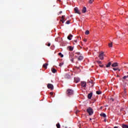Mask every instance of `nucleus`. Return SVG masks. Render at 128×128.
Returning <instances> with one entry per match:
<instances>
[{
  "mask_svg": "<svg viewBox=\"0 0 128 128\" xmlns=\"http://www.w3.org/2000/svg\"><path fill=\"white\" fill-rule=\"evenodd\" d=\"M87 112H88L89 116H92L94 114V110H92V108L89 107L86 110Z\"/></svg>",
  "mask_w": 128,
  "mask_h": 128,
  "instance_id": "nucleus-1",
  "label": "nucleus"
},
{
  "mask_svg": "<svg viewBox=\"0 0 128 128\" xmlns=\"http://www.w3.org/2000/svg\"><path fill=\"white\" fill-rule=\"evenodd\" d=\"M66 94L67 96H72L74 94V90L72 89H68L66 90Z\"/></svg>",
  "mask_w": 128,
  "mask_h": 128,
  "instance_id": "nucleus-2",
  "label": "nucleus"
},
{
  "mask_svg": "<svg viewBox=\"0 0 128 128\" xmlns=\"http://www.w3.org/2000/svg\"><path fill=\"white\" fill-rule=\"evenodd\" d=\"M104 52H100L99 54L98 58H100V60H103L104 58Z\"/></svg>",
  "mask_w": 128,
  "mask_h": 128,
  "instance_id": "nucleus-3",
  "label": "nucleus"
},
{
  "mask_svg": "<svg viewBox=\"0 0 128 128\" xmlns=\"http://www.w3.org/2000/svg\"><path fill=\"white\" fill-rule=\"evenodd\" d=\"M47 86H48V88H50L52 90H54V85H52V84H48Z\"/></svg>",
  "mask_w": 128,
  "mask_h": 128,
  "instance_id": "nucleus-4",
  "label": "nucleus"
},
{
  "mask_svg": "<svg viewBox=\"0 0 128 128\" xmlns=\"http://www.w3.org/2000/svg\"><path fill=\"white\" fill-rule=\"evenodd\" d=\"M74 10L76 14H80V10H78V8H75L74 9Z\"/></svg>",
  "mask_w": 128,
  "mask_h": 128,
  "instance_id": "nucleus-5",
  "label": "nucleus"
},
{
  "mask_svg": "<svg viewBox=\"0 0 128 128\" xmlns=\"http://www.w3.org/2000/svg\"><path fill=\"white\" fill-rule=\"evenodd\" d=\"M86 82H81V86L82 88H86Z\"/></svg>",
  "mask_w": 128,
  "mask_h": 128,
  "instance_id": "nucleus-6",
  "label": "nucleus"
},
{
  "mask_svg": "<svg viewBox=\"0 0 128 128\" xmlns=\"http://www.w3.org/2000/svg\"><path fill=\"white\" fill-rule=\"evenodd\" d=\"M64 16H62V18L60 20V22H62V24H64L66 20H64Z\"/></svg>",
  "mask_w": 128,
  "mask_h": 128,
  "instance_id": "nucleus-7",
  "label": "nucleus"
},
{
  "mask_svg": "<svg viewBox=\"0 0 128 128\" xmlns=\"http://www.w3.org/2000/svg\"><path fill=\"white\" fill-rule=\"evenodd\" d=\"M82 14H86V8L83 7L82 10Z\"/></svg>",
  "mask_w": 128,
  "mask_h": 128,
  "instance_id": "nucleus-8",
  "label": "nucleus"
},
{
  "mask_svg": "<svg viewBox=\"0 0 128 128\" xmlns=\"http://www.w3.org/2000/svg\"><path fill=\"white\" fill-rule=\"evenodd\" d=\"M92 92H90V94H88V98L89 100L92 98Z\"/></svg>",
  "mask_w": 128,
  "mask_h": 128,
  "instance_id": "nucleus-9",
  "label": "nucleus"
},
{
  "mask_svg": "<svg viewBox=\"0 0 128 128\" xmlns=\"http://www.w3.org/2000/svg\"><path fill=\"white\" fill-rule=\"evenodd\" d=\"M72 34H70L68 36V40H72Z\"/></svg>",
  "mask_w": 128,
  "mask_h": 128,
  "instance_id": "nucleus-10",
  "label": "nucleus"
},
{
  "mask_svg": "<svg viewBox=\"0 0 128 128\" xmlns=\"http://www.w3.org/2000/svg\"><path fill=\"white\" fill-rule=\"evenodd\" d=\"M118 66V64L117 62L114 63L112 64V66L113 68H114L116 66Z\"/></svg>",
  "mask_w": 128,
  "mask_h": 128,
  "instance_id": "nucleus-11",
  "label": "nucleus"
},
{
  "mask_svg": "<svg viewBox=\"0 0 128 128\" xmlns=\"http://www.w3.org/2000/svg\"><path fill=\"white\" fill-rule=\"evenodd\" d=\"M68 49L69 50L70 52H72L74 50V48L72 46H68Z\"/></svg>",
  "mask_w": 128,
  "mask_h": 128,
  "instance_id": "nucleus-12",
  "label": "nucleus"
},
{
  "mask_svg": "<svg viewBox=\"0 0 128 128\" xmlns=\"http://www.w3.org/2000/svg\"><path fill=\"white\" fill-rule=\"evenodd\" d=\"M74 57L73 56L70 55V60L72 62H74Z\"/></svg>",
  "mask_w": 128,
  "mask_h": 128,
  "instance_id": "nucleus-13",
  "label": "nucleus"
},
{
  "mask_svg": "<svg viewBox=\"0 0 128 128\" xmlns=\"http://www.w3.org/2000/svg\"><path fill=\"white\" fill-rule=\"evenodd\" d=\"M65 78H70V76L68 74H66L64 76Z\"/></svg>",
  "mask_w": 128,
  "mask_h": 128,
  "instance_id": "nucleus-14",
  "label": "nucleus"
},
{
  "mask_svg": "<svg viewBox=\"0 0 128 128\" xmlns=\"http://www.w3.org/2000/svg\"><path fill=\"white\" fill-rule=\"evenodd\" d=\"M48 64L47 63H46L44 64H43V68H48Z\"/></svg>",
  "mask_w": 128,
  "mask_h": 128,
  "instance_id": "nucleus-15",
  "label": "nucleus"
},
{
  "mask_svg": "<svg viewBox=\"0 0 128 128\" xmlns=\"http://www.w3.org/2000/svg\"><path fill=\"white\" fill-rule=\"evenodd\" d=\"M100 116H102L103 118H106V115L104 113H101L100 114Z\"/></svg>",
  "mask_w": 128,
  "mask_h": 128,
  "instance_id": "nucleus-16",
  "label": "nucleus"
},
{
  "mask_svg": "<svg viewBox=\"0 0 128 128\" xmlns=\"http://www.w3.org/2000/svg\"><path fill=\"white\" fill-rule=\"evenodd\" d=\"M83 59H84V57L82 56H80L78 58V60H80H80H82Z\"/></svg>",
  "mask_w": 128,
  "mask_h": 128,
  "instance_id": "nucleus-17",
  "label": "nucleus"
},
{
  "mask_svg": "<svg viewBox=\"0 0 128 128\" xmlns=\"http://www.w3.org/2000/svg\"><path fill=\"white\" fill-rule=\"evenodd\" d=\"M122 128H128V126L125 124H122Z\"/></svg>",
  "mask_w": 128,
  "mask_h": 128,
  "instance_id": "nucleus-18",
  "label": "nucleus"
},
{
  "mask_svg": "<svg viewBox=\"0 0 128 128\" xmlns=\"http://www.w3.org/2000/svg\"><path fill=\"white\" fill-rule=\"evenodd\" d=\"M112 65V62H109L108 64L106 66V68H110V66Z\"/></svg>",
  "mask_w": 128,
  "mask_h": 128,
  "instance_id": "nucleus-19",
  "label": "nucleus"
},
{
  "mask_svg": "<svg viewBox=\"0 0 128 128\" xmlns=\"http://www.w3.org/2000/svg\"><path fill=\"white\" fill-rule=\"evenodd\" d=\"M52 72H53V74H56V70L53 68L52 70Z\"/></svg>",
  "mask_w": 128,
  "mask_h": 128,
  "instance_id": "nucleus-20",
  "label": "nucleus"
},
{
  "mask_svg": "<svg viewBox=\"0 0 128 128\" xmlns=\"http://www.w3.org/2000/svg\"><path fill=\"white\" fill-rule=\"evenodd\" d=\"M74 80H75L76 82H80V78H74Z\"/></svg>",
  "mask_w": 128,
  "mask_h": 128,
  "instance_id": "nucleus-21",
  "label": "nucleus"
},
{
  "mask_svg": "<svg viewBox=\"0 0 128 128\" xmlns=\"http://www.w3.org/2000/svg\"><path fill=\"white\" fill-rule=\"evenodd\" d=\"M108 46L109 48H112V42L109 43Z\"/></svg>",
  "mask_w": 128,
  "mask_h": 128,
  "instance_id": "nucleus-22",
  "label": "nucleus"
},
{
  "mask_svg": "<svg viewBox=\"0 0 128 128\" xmlns=\"http://www.w3.org/2000/svg\"><path fill=\"white\" fill-rule=\"evenodd\" d=\"M56 126L57 128H60V123L57 124Z\"/></svg>",
  "mask_w": 128,
  "mask_h": 128,
  "instance_id": "nucleus-23",
  "label": "nucleus"
},
{
  "mask_svg": "<svg viewBox=\"0 0 128 128\" xmlns=\"http://www.w3.org/2000/svg\"><path fill=\"white\" fill-rule=\"evenodd\" d=\"M94 2V0H89V4H92Z\"/></svg>",
  "mask_w": 128,
  "mask_h": 128,
  "instance_id": "nucleus-24",
  "label": "nucleus"
},
{
  "mask_svg": "<svg viewBox=\"0 0 128 128\" xmlns=\"http://www.w3.org/2000/svg\"><path fill=\"white\" fill-rule=\"evenodd\" d=\"M96 94H102V92H100V91H96Z\"/></svg>",
  "mask_w": 128,
  "mask_h": 128,
  "instance_id": "nucleus-25",
  "label": "nucleus"
},
{
  "mask_svg": "<svg viewBox=\"0 0 128 128\" xmlns=\"http://www.w3.org/2000/svg\"><path fill=\"white\" fill-rule=\"evenodd\" d=\"M58 56H60V58H64V54H62V52L58 53Z\"/></svg>",
  "mask_w": 128,
  "mask_h": 128,
  "instance_id": "nucleus-26",
  "label": "nucleus"
},
{
  "mask_svg": "<svg viewBox=\"0 0 128 128\" xmlns=\"http://www.w3.org/2000/svg\"><path fill=\"white\" fill-rule=\"evenodd\" d=\"M85 34L86 35L90 34V31L88 30H86V32H85Z\"/></svg>",
  "mask_w": 128,
  "mask_h": 128,
  "instance_id": "nucleus-27",
  "label": "nucleus"
},
{
  "mask_svg": "<svg viewBox=\"0 0 128 128\" xmlns=\"http://www.w3.org/2000/svg\"><path fill=\"white\" fill-rule=\"evenodd\" d=\"M70 20H67L66 24H70Z\"/></svg>",
  "mask_w": 128,
  "mask_h": 128,
  "instance_id": "nucleus-28",
  "label": "nucleus"
},
{
  "mask_svg": "<svg viewBox=\"0 0 128 128\" xmlns=\"http://www.w3.org/2000/svg\"><path fill=\"white\" fill-rule=\"evenodd\" d=\"M128 78V75L127 76H124L123 77V80H126V78Z\"/></svg>",
  "mask_w": 128,
  "mask_h": 128,
  "instance_id": "nucleus-29",
  "label": "nucleus"
},
{
  "mask_svg": "<svg viewBox=\"0 0 128 128\" xmlns=\"http://www.w3.org/2000/svg\"><path fill=\"white\" fill-rule=\"evenodd\" d=\"M96 62H98V64L100 65L102 64V62L100 61H97Z\"/></svg>",
  "mask_w": 128,
  "mask_h": 128,
  "instance_id": "nucleus-30",
  "label": "nucleus"
},
{
  "mask_svg": "<svg viewBox=\"0 0 128 128\" xmlns=\"http://www.w3.org/2000/svg\"><path fill=\"white\" fill-rule=\"evenodd\" d=\"M59 66H64V62H61Z\"/></svg>",
  "mask_w": 128,
  "mask_h": 128,
  "instance_id": "nucleus-31",
  "label": "nucleus"
},
{
  "mask_svg": "<svg viewBox=\"0 0 128 128\" xmlns=\"http://www.w3.org/2000/svg\"><path fill=\"white\" fill-rule=\"evenodd\" d=\"M46 46H50V43H48V44H46Z\"/></svg>",
  "mask_w": 128,
  "mask_h": 128,
  "instance_id": "nucleus-32",
  "label": "nucleus"
},
{
  "mask_svg": "<svg viewBox=\"0 0 128 128\" xmlns=\"http://www.w3.org/2000/svg\"><path fill=\"white\" fill-rule=\"evenodd\" d=\"M114 70H118V68H113Z\"/></svg>",
  "mask_w": 128,
  "mask_h": 128,
  "instance_id": "nucleus-33",
  "label": "nucleus"
},
{
  "mask_svg": "<svg viewBox=\"0 0 128 128\" xmlns=\"http://www.w3.org/2000/svg\"><path fill=\"white\" fill-rule=\"evenodd\" d=\"M80 112V110H77L76 112V114H78V112Z\"/></svg>",
  "mask_w": 128,
  "mask_h": 128,
  "instance_id": "nucleus-34",
  "label": "nucleus"
},
{
  "mask_svg": "<svg viewBox=\"0 0 128 128\" xmlns=\"http://www.w3.org/2000/svg\"><path fill=\"white\" fill-rule=\"evenodd\" d=\"M76 54H77L78 56H80V53L78 52L76 53Z\"/></svg>",
  "mask_w": 128,
  "mask_h": 128,
  "instance_id": "nucleus-35",
  "label": "nucleus"
},
{
  "mask_svg": "<svg viewBox=\"0 0 128 128\" xmlns=\"http://www.w3.org/2000/svg\"><path fill=\"white\" fill-rule=\"evenodd\" d=\"M74 42H75V44H76L78 42L77 40H74Z\"/></svg>",
  "mask_w": 128,
  "mask_h": 128,
  "instance_id": "nucleus-36",
  "label": "nucleus"
},
{
  "mask_svg": "<svg viewBox=\"0 0 128 128\" xmlns=\"http://www.w3.org/2000/svg\"><path fill=\"white\" fill-rule=\"evenodd\" d=\"M110 100H112V102H114V100L113 98H110Z\"/></svg>",
  "mask_w": 128,
  "mask_h": 128,
  "instance_id": "nucleus-37",
  "label": "nucleus"
},
{
  "mask_svg": "<svg viewBox=\"0 0 128 128\" xmlns=\"http://www.w3.org/2000/svg\"><path fill=\"white\" fill-rule=\"evenodd\" d=\"M100 68H104V65H100Z\"/></svg>",
  "mask_w": 128,
  "mask_h": 128,
  "instance_id": "nucleus-38",
  "label": "nucleus"
},
{
  "mask_svg": "<svg viewBox=\"0 0 128 128\" xmlns=\"http://www.w3.org/2000/svg\"><path fill=\"white\" fill-rule=\"evenodd\" d=\"M76 68H77V70H80V67L76 66Z\"/></svg>",
  "mask_w": 128,
  "mask_h": 128,
  "instance_id": "nucleus-39",
  "label": "nucleus"
},
{
  "mask_svg": "<svg viewBox=\"0 0 128 128\" xmlns=\"http://www.w3.org/2000/svg\"><path fill=\"white\" fill-rule=\"evenodd\" d=\"M50 94H51V96H52V94H54V92H51L50 93Z\"/></svg>",
  "mask_w": 128,
  "mask_h": 128,
  "instance_id": "nucleus-40",
  "label": "nucleus"
},
{
  "mask_svg": "<svg viewBox=\"0 0 128 128\" xmlns=\"http://www.w3.org/2000/svg\"><path fill=\"white\" fill-rule=\"evenodd\" d=\"M84 40V42H86V39H85V40Z\"/></svg>",
  "mask_w": 128,
  "mask_h": 128,
  "instance_id": "nucleus-41",
  "label": "nucleus"
},
{
  "mask_svg": "<svg viewBox=\"0 0 128 128\" xmlns=\"http://www.w3.org/2000/svg\"><path fill=\"white\" fill-rule=\"evenodd\" d=\"M104 122H106V119H104Z\"/></svg>",
  "mask_w": 128,
  "mask_h": 128,
  "instance_id": "nucleus-42",
  "label": "nucleus"
},
{
  "mask_svg": "<svg viewBox=\"0 0 128 128\" xmlns=\"http://www.w3.org/2000/svg\"><path fill=\"white\" fill-rule=\"evenodd\" d=\"M62 11L60 12V14H62Z\"/></svg>",
  "mask_w": 128,
  "mask_h": 128,
  "instance_id": "nucleus-43",
  "label": "nucleus"
},
{
  "mask_svg": "<svg viewBox=\"0 0 128 128\" xmlns=\"http://www.w3.org/2000/svg\"><path fill=\"white\" fill-rule=\"evenodd\" d=\"M118 72H120V70L118 68Z\"/></svg>",
  "mask_w": 128,
  "mask_h": 128,
  "instance_id": "nucleus-44",
  "label": "nucleus"
},
{
  "mask_svg": "<svg viewBox=\"0 0 128 128\" xmlns=\"http://www.w3.org/2000/svg\"><path fill=\"white\" fill-rule=\"evenodd\" d=\"M117 78H120V76H118V75H117Z\"/></svg>",
  "mask_w": 128,
  "mask_h": 128,
  "instance_id": "nucleus-45",
  "label": "nucleus"
},
{
  "mask_svg": "<svg viewBox=\"0 0 128 128\" xmlns=\"http://www.w3.org/2000/svg\"><path fill=\"white\" fill-rule=\"evenodd\" d=\"M124 92H126V89L124 90Z\"/></svg>",
  "mask_w": 128,
  "mask_h": 128,
  "instance_id": "nucleus-46",
  "label": "nucleus"
},
{
  "mask_svg": "<svg viewBox=\"0 0 128 128\" xmlns=\"http://www.w3.org/2000/svg\"><path fill=\"white\" fill-rule=\"evenodd\" d=\"M74 44H76V43H74Z\"/></svg>",
  "mask_w": 128,
  "mask_h": 128,
  "instance_id": "nucleus-47",
  "label": "nucleus"
},
{
  "mask_svg": "<svg viewBox=\"0 0 128 128\" xmlns=\"http://www.w3.org/2000/svg\"><path fill=\"white\" fill-rule=\"evenodd\" d=\"M59 0V1H60V0Z\"/></svg>",
  "mask_w": 128,
  "mask_h": 128,
  "instance_id": "nucleus-48",
  "label": "nucleus"
}]
</instances>
